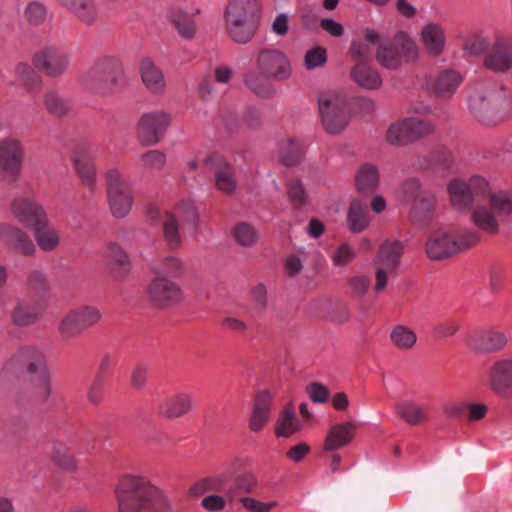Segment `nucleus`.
I'll list each match as a JSON object with an SVG mask.
<instances>
[{
  "instance_id": "f257e3e1",
  "label": "nucleus",
  "mask_w": 512,
  "mask_h": 512,
  "mask_svg": "<svg viewBox=\"0 0 512 512\" xmlns=\"http://www.w3.org/2000/svg\"><path fill=\"white\" fill-rule=\"evenodd\" d=\"M448 193L455 209L472 210L473 223L491 235L500 231L498 217L512 214V192L492 193L488 181L481 176L450 181Z\"/></svg>"
},
{
  "instance_id": "f03ea898",
  "label": "nucleus",
  "mask_w": 512,
  "mask_h": 512,
  "mask_svg": "<svg viewBox=\"0 0 512 512\" xmlns=\"http://www.w3.org/2000/svg\"><path fill=\"white\" fill-rule=\"evenodd\" d=\"M255 67L256 70L245 73L244 83L251 92L263 99L272 98L275 94L271 80L285 82L293 74L289 57L276 48H261L255 56Z\"/></svg>"
},
{
  "instance_id": "7ed1b4c3",
  "label": "nucleus",
  "mask_w": 512,
  "mask_h": 512,
  "mask_svg": "<svg viewBox=\"0 0 512 512\" xmlns=\"http://www.w3.org/2000/svg\"><path fill=\"white\" fill-rule=\"evenodd\" d=\"M79 83L94 95H117L126 85L125 65L115 56L102 57L80 75Z\"/></svg>"
},
{
  "instance_id": "20e7f679",
  "label": "nucleus",
  "mask_w": 512,
  "mask_h": 512,
  "mask_svg": "<svg viewBox=\"0 0 512 512\" xmlns=\"http://www.w3.org/2000/svg\"><path fill=\"white\" fill-rule=\"evenodd\" d=\"M8 371L31 381L39 401L48 399L51 387L44 353L35 346L19 348L6 364Z\"/></svg>"
},
{
  "instance_id": "39448f33",
  "label": "nucleus",
  "mask_w": 512,
  "mask_h": 512,
  "mask_svg": "<svg viewBox=\"0 0 512 512\" xmlns=\"http://www.w3.org/2000/svg\"><path fill=\"white\" fill-rule=\"evenodd\" d=\"M364 37L368 43L377 46L375 58L386 69H399L403 64L416 59L418 55L415 41L403 31L391 38L381 39L376 31L366 29Z\"/></svg>"
},
{
  "instance_id": "423d86ee",
  "label": "nucleus",
  "mask_w": 512,
  "mask_h": 512,
  "mask_svg": "<svg viewBox=\"0 0 512 512\" xmlns=\"http://www.w3.org/2000/svg\"><path fill=\"white\" fill-rule=\"evenodd\" d=\"M258 0H228L224 10L225 32L237 44L249 43L258 29Z\"/></svg>"
},
{
  "instance_id": "0eeeda50",
  "label": "nucleus",
  "mask_w": 512,
  "mask_h": 512,
  "mask_svg": "<svg viewBox=\"0 0 512 512\" xmlns=\"http://www.w3.org/2000/svg\"><path fill=\"white\" fill-rule=\"evenodd\" d=\"M470 109L479 121L494 125L512 108L511 92L501 83H486L470 98Z\"/></svg>"
},
{
  "instance_id": "6e6552de",
  "label": "nucleus",
  "mask_w": 512,
  "mask_h": 512,
  "mask_svg": "<svg viewBox=\"0 0 512 512\" xmlns=\"http://www.w3.org/2000/svg\"><path fill=\"white\" fill-rule=\"evenodd\" d=\"M480 241V234L469 228L438 229L425 243V253L431 260H443L467 250Z\"/></svg>"
},
{
  "instance_id": "1a4fd4ad",
  "label": "nucleus",
  "mask_w": 512,
  "mask_h": 512,
  "mask_svg": "<svg viewBox=\"0 0 512 512\" xmlns=\"http://www.w3.org/2000/svg\"><path fill=\"white\" fill-rule=\"evenodd\" d=\"M130 512H172V504L149 480L130 474Z\"/></svg>"
},
{
  "instance_id": "9d476101",
  "label": "nucleus",
  "mask_w": 512,
  "mask_h": 512,
  "mask_svg": "<svg viewBox=\"0 0 512 512\" xmlns=\"http://www.w3.org/2000/svg\"><path fill=\"white\" fill-rule=\"evenodd\" d=\"M318 110L322 125L329 134H339L348 125L350 111L345 94L337 91L321 93Z\"/></svg>"
},
{
  "instance_id": "9b49d317",
  "label": "nucleus",
  "mask_w": 512,
  "mask_h": 512,
  "mask_svg": "<svg viewBox=\"0 0 512 512\" xmlns=\"http://www.w3.org/2000/svg\"><path fill=\"white\" fill-rule=\"evenodd\" d=\"M404 197L412 202L410 219L419 225H427L435 215L437 199L434 193L424 188L417 178H409L402 184Z\"/></svg>"
},
{
  "instance_id": "f8f14e48",
  "label": "nucleus",
  "mask_w": 512,
  "mask_h": 512,
  "mask_svg": "<svg viewBox=\"0 0 512 512\" xmlns=\"http://www.w3.org/2000/svg\"><path fill=\"white\" fill-rule=\"evenodd\" d=\"M102 319L100 309L94 305H82L70 310L58 324V332L63 339H72Z\"/></svg>"
},
{
  "instance_id": "ddd939ff",
  "label": "nucleus",
  "mask_w": 512,
  "mask_h": 512,
  "mask_svg": "<svg viewBox=\"0 0 512 512\" xmlns=\"http://www.w3.org/2000/svg\"><path fill=\"white\" fill-rule=\"evenodd\" d=\"M106 199L109 211L114 218L122 219L128 214V182L116 167L105 173Z\"/></svg>"
},
{
  "instance_id": "4468645a",
  "label": "nucleus",
  "mask_w": 512,
  "mask_h": 512,
  "mask_svg": "<svg viewBox=\"0 0 512 512\" xmlns=\"http://www.w3.org/2000/svg\"><path fill=\"white\" fill-rule=\"evenodd\" d=\"M172 121L171 115L163 110L144 113L136 124V136L144 146L158 144Z\"/></svg>"
},
{
  "instance_id": "2eb2a0df",
  "label": "nucleus",
  "mask_w": 512,
  "mask_h": 512,
  "mask_svg": "<svg viewBox=\"0 0 512 512\" xmlns=\"http://www.w3.org/2000/svg\"><path fill=\"white\" fill-rule=\"evenodd\" d=\"M151 303L160 309L177 306L183 301V290L176 282L163 277H153L147 287Z\"/></svg>"
},
{
  "instance_id": "dca6fc26",
  "label": "nucleus",
  "mask_w": 512,
  "mask_h": 512,
  "mask_svg": "<svg viewBox=\"0 0 512 512\" xmlns=\"http://www.w3.org/2000/svg\"><path fill=\"white\" fill-rule=\"evenodd\" d=\"M33 64L45 75L58 78L68 70L70 58L63 49L48 45L34 54Z\"/></svg>"
},
{
  "instance_id": "f3484780",
  "label": "nucleus",
  "mask_w": 512,
  "mask_h": 512,
  "mask_svg": "<svg viewBox=\"0 0 512 512\" xmlns=\"http://www.w3.org/2000/svg\"><path fill=\"white\" fill-rule=\"evenodd\" d=\"M24 148L17 139H4L0 142V171L9 181H16L24 162Z\"/></svg>"
},
{
  "instance_id": "a211bd4d",
  "label": "nucleus",
  "mask_w": 512,
  "mask_h": 512,
  "mask_svg": "<svg viewBox=\"0 0 512 512\" xmlns=\"http://www.w3.org/2000/svg\"><path fill=\"white\" fill-rule=\"evenodd\" d=\"M483 66L497 73L512 69V38L497 36L484 55Z\"/></svg>"
},
{
  "instance_id": "6ab92c4d",
  "label": "nucleus",
  "mask_w": 512,
  "mask_h": 512,
  "mask_svg": "<svg viewBox=\"0 0 512 512\" xmlns=\"http://www.w3.org/2000/svg\"><path fill=\"white\" fill-rule=\"evenodd\" d=\"M103 261L108 278L115 282H123L128 275V254L125 247L117 242H109L103 252Z\"/></svg>"
},
{
  "instance_id": "aec40b11",
  "label": "nucleus",
  "mask_w": 512,
  "mask_h": 512,
  "mask_svg": "<svg viewBox=\"0 0 512 512\" xmlns=\"http://www.w3.org/2000/svg\"><path fill=\"white\" fill-rule=\"evenodd\" d=\"M203 168L214 172L215 185L218 190L225 194L234 192L237 186L234 168L220 154L212 153L208 155L203 161Z\"/></svg>"
},
{
  "instance_id": "412c9836",
  "label": "nucleus",
  "mask_w": 512,
  "mask_h": 512,
  "mask_svg": "<svg viewBox=\"0 0 512 512\" xmlns=\"http://www.w3.org/2000/svg\"><path fill=\"white\" fill-rule=\"evenodd\" d=\"M11 212L19 223L34 228L48 217L44 207L33 198L19 196L11 204Z\"/></svg>"
},
{
  "instance_id": "4be33fe9",
  "label": "nucleus",
  "mask_w": 512,
  "mask_h": 512,
  "mask_svg": "<svg viewBox=\"0 0 512 512\" xmlns=\"http://www.w3.org/2000/svg\"><path fill=\"white\" fill-rule=\"evenodd\" d=\"M488 381L497 395L509 397L512 394V359L496 360L488 371Z\"/></svg>"
},
{
  "instance_id": "5701e85b",
  "label": "nucleus",
  "mask_w": 512,
  "mask_h": 512,
  "mask_svg": "<svg viewBox=\"0 0 512 512\" xmlns=\"http://www.w3.org/2000/svg\"><path fill=\"white\" fill-rule=\"evenodd\" d=\"M72 162L83 185L93 189L97 182V170L89 147L78 146L73 152Z\"/></svg>"
},
{
  "instance_id": "b1692460",
  "label": "nucleus",
  "mask_w": 512,
  "mask_h": 512,
  "mask_svg": "<svg viewBox=\"0 0 512 512\" xmlns=\"http://www.w3.org/2000/svg\"><path fill=\"white\" fill-rule=\"evenodd\" d=\"M0 238L24 256H33L37 251L36 245L28 233L15 225L1 224Z\"/></svg>"
},
{
  "instance_id": "393cba45",
  "label": "nucleus",
  "mask_w": 512,
  "mask_h": 512,
  "mask_svg": "<svg viewBox=\"0 0 512 512\" xmlns=\"http://www.w3.org/2000/svg\"><path fill=\"white\" fill-rule=\"evenodd\" d=\"M139 73L146 90L156 96H163L167 90L166 77L160 67L151 59L144 58L140 62Z\"/></svg>"
},
{
  "instance_id": "a878e982",
  "label": "nucleus",
  "mask_w": 512,
  "mask_h": 512,
  "mask_svg": "<svg viewBox=\"0 0 512 512\" xmlns=\"http://www.w3.org/2000/svg\"><path fill=\"white\" fill-rule=\"evenodd\" d=\"M193 410L192 396L186 392H179L162 400L158 413L166 419H177Z\"/></svg>"
},
{
  "instance_id": "bb28decb",
  "label": "nucleus",
  "mask_w": 512,
  "mask_h": 512,
  "mask_svg": "<svg viewBox=\"0 0 512 512\" xmlns=\"http://www.w3.org/2000/svg\"><path fill=\"white\" fill-rule=\"evenodd\" d=\"M467 345L477 352H495L502 349L506 336L499 331H476L466 338Z\"/></svg>"
},
{
  "instance_id": "cd10ccee",
  "label": "nucleus",
  "mask_w": 512,
  "mask_h": 512,
  "mask_svg": "<svg viewBox=\"0 0 512 512\" xmlns=\"http://www.w3.org/2000/svg\"><path fill=\"white\" fill-rule=\"evenodd\" d=\"M462 76L453 69L440 71L427 83V88L441 98L450 97L462 83Z\"/></svg>"
},
{
  "instance_id": "c85d7f7f",
  "label": "nucleus",
  "mask_w": 512,
  "mask_h": 512,
  "mask_svg": "<svg viewBox=\"0 0 512 512\" xmlns=\"http://www.w3.org/2000/svg\"><path fill=\"white\" fill-rule=\"evenodd\" d=\"M80 23L86 26L94 25L99 18L96 0H57Z\"/></svg>"
},
{
  "instance_id": "c756f323",
  "label": "nucleus",
  "mask_w": 512,
  "mask_h": 512,
  "mask_svg": "<svg viewBox=\"0 0 512 512\" xmlns=\"http://www.w3.org/2000/svg\"><path fill=\"white\" fill-rule=\"evenodd\" d=\"M272 405V394L263 390L256 394L253 402V409L249 418V429L259 432L269 420Z\"/></svg>"
},
{
  "instance_id": "7c9ffc66",
  "label": "nucleus",
  "mask_w": 512,
  "mask_h": 512,
  "mask_svg": "<svg viewBox=\"0 0 512 512\" xmlns=\"http://www.w3.org/2000/svg\"><path fill=\"white\" fill-rule=\"evenodd\" d=\"M421 41L426 52L431 56H439L446 44L444 28L435 22L425 24L421 30Z\"/></svg>"
},
{
  "instance_id": "2f4dec72",
  "label": "nucleus",
  "mask_w": 512,
  "mask_h": 512,
  "mask_svg": "<svg viewBox=\"0 0 512 512\" xmlns=\"http://www.w3.org/2000/svg\"><path fill=\"white\" fill-rule=\"evenodd\" d=\"M404 252V244L399 240L386 239L379 246L376 263L390 271H396Z\"/></svg>"
},
{
  "instance_id": "473e14b6",
  "label": "nucleus",
  "mask_w": 512,
  "mask_h": 512,
  "mask_svg": "<svg viewBox=\"0 0 512 512\" xmlns=\"http://www.w3.org/2000/svg\"><path fill=\"white\" fill-rule=\"evenodd\" d=\"M355 424L345 422L332 425L324 441V451L333 452L348 445L355 435Z\"/></svg>"
},
{
  "instance_id": "72a5a7b5",
  "label": "nucleus",
  "mask_w": 512,
  "mask_h": 512,
  "mask_svg": "<svg viewBox=\"0 0 512 512\" xmlns=\"http://www.w3.org/2000/svg\"><path fill=\"white\" fill-rule=\"evenodd\" d=\"M32 229L34 239L41 251L53 252L60 246V233L56 227L50 224L48 217Z\"/></svg>"
},
{
  "instance_id": "f704fd0d",
  "label": "nucleus",
  "mask_w": 512,
  "mask_h": 512,
  "mask_svg": "<svg viewBox=\"0 0 512 512\" xmlns=\"http://www.w3.org/2000/svg\"><path fill=\"white\" fill-rule=\"evenodd\" d=\"M394 409L396 415L411 426H417L429 420L426 407L411 399L398 402Z\"/></svg>"
},
{
  "instance_id": "c9c22d12",
  "label": "nucleus",
  "mask_w": 512,
  "mask_h": 512,
  "mask_svg": "<svg viewBox=\"0 0 512 512\" xmlns=\"http://www.w3.org/2000/svg\"><path fill=\"white\" fill-rule=\"evenodd\" d=\"M151 272L154 277H163L170 280L178 279L185 273V265L181 258L166 255L151 264Z\"/></svg>"
},
{
  "instance_id": "e433bc0d",
  "label": "nucleus",
  "mask_w": 512,
  "mask_h": 512,
  "mask_svg": "<svg viewBox=\"0 0 512 512\" xmlns=\"http://www.w3.org/2000/svg\"><path fill=\"white\" fill-rule=\"evenodd\" d=\"M380 182V175L376 166L370 163L362 164L355 174V188L361 195L373 194Z\"/></svg>"
},
{
  "instance_id": "4c0bfd02",
  "label": "nucleus",
  "mask_w": 512,
  "mask_h": 512,
  "mask_svg": "<svg viewBox=\"0 0 512 512\" xmlns=\"http://www.w3.org/2000/svg\"><path fill=\"white\" fill-rule=\"evenodd\" d=\"M167 19L182 38H194L197 31L194 15L180 8H172L167 13Z\"/></svg>"
},
{
  "instance_id": "58836bf2",
  "label": "nucleus",
  "mask_w": 512,
  "mask_h": 512,
  "mask_svg": "<svg viewBox=\"0 0 512 512\" xmlns=\"http://www.w3.org/2000/svg\"><path fill=\"white\" fill-rule=\"evenodd\" d=\"M347 226L352 233L365 231L370 224V216L367 205L359 199L351 201L347 212Z\"/></svg>"
},
{
  "instance_id": "ea45409f",
  "label": "nucleus",
  "mask_w": 512,
  "mask_h": 512,
  "mask_svg": "<svg viewBox=\"0 0 512 512\" xmlns=\"http://www.w3.org/2000/svg\"><path fill=\"white\" fill-rule=\"evenodd\" d=\"M304 155V143L300 138H285L279 143V159L285 166L299 164Z\"/></svg>"
},
{
  "instance_id": "a19ab883",
  "label": "nucleus",
  "mask_w": 512,
  "mask_h": 512,
  "mask_svg": "<svg viewBox=\"0 0 512 512\" xmlns=\"http://www.w3.org/2000/svg\"><path fill=\"white\" fill-rule=\"evenodd\" d=\"M350 74L353 81L365 89H378L382 85L379 72L368 63L355 64Z\"/></svg>"
},
{
  "instance_id": "79ce46f5",
  "label": "nucleus",
  "mask_w": 512,
  "mask_h": 512,
  "mask_svg": "<svg viewBox=\"0 0 512 512\" xmlns=\"http://www.w3.org/2000/svg\"><path fill=\"white\" fill-rule=\"evenodd\" d=\"M230 235L238 246L245 249L256 246L260 238L258 230L245 221L235 223L230 230Z\"/></svg>"
},
{
  "instance_id": "37998d69",
  "label": "nucleus",
  "mask_w": 512,
  "mask_h": 512,
  "mask_svg": "<svg viewBox=\"0 0 512 512\" xmlns=\"http://www.w3.org/2000/svg\"><path fill=\"white\" fill-rule=\"evenodd\" d=\"M163 239L170 250H177L182 245L179 223L174 214L165 212L161 217Z\"/></svg>"
},
{
  "instance_id": "c03bdc74",
  "label": "nucleus",
  "mask_w": 512,
  "mask_h": 512,
  "mask_svg": "<svg viewBox=\"0 0 512 512\" xmlns=\"http://www.w3.org/2000/svg\"><path fill=\"white\" fill-rule=\"evenodd\" d=\"M227 482L228 477L224 474L206 477L194 483L189 489V494L198 497L209 491L227 493Z\"/></svg>"
},
{
  "instance_id": "a18cd8bd",
  "label": "nucleus",
  "mask_w": 512,
  "mask_h": 512,
  "mask_svg": "<svg viewBox=\"0 0 512 512\" xmlns=\"http://www.w3.org/2000/svg\"><path fill=\"white\" fill-rule=\"evenodd\" d=\"M300 430L301 424L293 408L291 406L285 407L276 423V435L288 438Z\"/></svg>"
},
{
  "instance_id": "49530a36",
  "label": "nucleus",
  "mask_w": 512,
  "mask_h": 512,
  "mask_svg": "<svg viewBox=\"0 0 512 512\" xmlns=\"http://www.w3.org/2000/svg\"><path fill=\"white\" fill-rule=\"evenodd\" d=\"M15 74L21 86L29 93H35L40 90L42 77L30 65L18 63L15 68Z\"/></svg>"
},
{
  "instance_id": "de8ad7c7",
  "label": "nucleus",
  "mask_w": 512,
  "mask_h": 512,
  "mask_svg": "<svg viewBox=\"0 0 512 512\" xmlns=\"http://www.w3.org/2000/svg\"><path fill=\"white\" fill-rule=\"evenodd\" d=\"M46 111L54 117H63L69 113L71 103L56 91H47L43 98Z\"/></svg>"
},
{
  "instance_id": "09e8293b",
  "label": "nucleus",
  "mask_w": 512,
  "mask_h": 512,
  "mask_svg": "<svg viewBox=\"0 0 512 512\" xmlns=\"http://www.w3.org/2000/svg\"><path fill=\"white\" fill-rule=\"evenodd\" d=\"M38 315V309L34 305L24 300H18L11 317L14 324L27 326L33 324L37 320Z\"/></svg>"
},
{
  "instance_id": "8fccbe9b",
  "label": "nucleus",
  "mask_w": 512,
  "mask_h": 512,
  "mask_svg": "<svg viewBox=\"0 0 512 512\" xmlns=\"http://www.w3.org/2000/svg\"><path fill=\"white\" fill-rule=\"evenodd\" d=\"M386 141L393 145L412 143L410 141L407 118L400 119L390 124L386 132Z\"/></svg>"
},
{
  "instance_id": "3c124183",
  "label": "nucleus",
  "mask_w": 512,
  "mask_h": 512,
  "mask_svg": "<svg viewBox=\"0 0 512 512\" xmlns=\"http://www.w3.org/2000/svg\"><path fill=\"white\" fill-rule=\"evenodd\" d=\"M27 288L39 296H45L50 292L51 284L48 275L41 269H33L27 276Z\"/></svg>"
},
{
  "instance_id": "603ef678",
  "label": "nucleus",
  "mask_w": 512,
  "mask_h": 512,
  "mask_svg": "<svg viewBox=\"0 0 512 512\" xmlns=\"http://www.w3.org/2000/svg\"><path fill=\"white\" fill-rule=\"evenodd\" d=\"M51 459L56 465L64 470L73 471L77 467L76 460L69 453L68 446L62 442L53 443Z\"/></svg>"
},
{
  "instance_id": "864d4df0",
  "label": "nucleus",
  "mask_w": 512,
  "mask_h": 512,
  "mask_svg": "<svg viewBox=\"0 0 512 512\" xmlns=\"http://www.w3.org/2000/svg\"><path fill=\"white\" fill-rule=\"evenodd\" d=\"M257 484L255 476L251 473H243L236 477L234 484L227 490V498L233 501L235 497L243 493H251Z\"/></svg>"
},
{
  "instance_id": "5fc2aeb1",
  "label": "nucleus",
  "mask_w": 512,
  "mask_h": 512,
  "mask_svg": "<svg viewBox=\"0 0 512 512\" xmlns=\"http://www.w3.org/2000/svg\"><path fill=\"white\" fill-rule=\"evenodd\" d=\"M390 339L399 349L407 350L414 346L417 341V336L408 327L398 325L392 330Z\"/></svg>"
},
{
  "instance_id": "6e6d98bb",
  "label": "nucleus",
  "mask_w": 512,
  "mask_h": 512,
  "mask_svg": "<svg viewBox=\"0 0 512 512\" xmlns=\"http://www.w3.org/2000/svg\"><path fill=\"white\" fill-rule=\"evenodd\" d=\"M407 122L411 142L431 134L434 130V126L430 121L420 117H407Z\"/></svg>"
},
{
  "instance_id": "4d7b16f0",
  "label": "nucleus",
  "mask_w": 512,
  "mask_h": 512,
  "mask_svg": "<svg viewBox=\"0 0 512 512\" xmlns=\"http://www.w3.org/2000/svg\"><path fill=\"white\" fill-rule=\"evenodd\" d=\"M489 40L480 33H473L463 43V50L471 56H479L489 49Z\"/></svg>"
},
{
  "instance_id": "13d9d810",
  "label": "nucleus",
  "mask_w": 512,
  "mask_h": 512,
  "mask_svg": "<svg viewBox=\"0 0 512 512\" xmlns=\"http://www.w3.org/2000/svg\"><path fill=\"white\" fill-rule=\"evenodd\" d=\"M167 162L166 154L158 149H152L142 154V166L149 171H161Z\"/></svg>"
},
{
  "instance_id": "bf43d9fd",
  "label": "nucleus",
  "mask_w": 512,
  "mask_h": 512,
  "mask_svg": "<svg viewBox=\"0 0 512 512\" xmlns=\"http://www.w3.org/2000/svg\"><path fill=\"white\" fill-rule=\"evenodd\" d=\"M252 308L256 315H264L267 311V289L263 283L255 285L250 292Z\"/></svg>"
},
{
  "instance_id": "052dcab7",
  "label": "nucleus",
  "mask_w": 512,
  "mask_h": 512,
  "mask_svg": "<svg viewBox=\"0 0 512 512\" xmlns=\"http://www.w3.org/2000/svg\"><path fill=\"white\" fill-rule=\"evenodd\" d=\"M24 17L30 25L40 26L46 20L47 8L41 2H30L24 10Z\"/></svg>"
},
{
  "instance_id": "680f3d73",
  "label": "nucleus",
  "mask_w": 512,
  "mask_h": 512,
  "mask_svg": "<svg viewBox=\"0 0 512 512\" xmlns=\"http://www.w3.org/2000/svg\"><path fill=\"white\" fill-rule=\"evenodd\" d=\"M355 256V250L348 243H342L332 253L331 260L336 267H346Z\"/></svg>"
},
{
  "instance_id": "e2e57ef3",
  "label": "nucleus",
  "mask_w": 512,
  "mask_h": 512,
  "mask_svg": "<svg viewBox=\"0 0 512 512\" xmlns=\"http://www.w3.org/2000/svg\"><path fill=\"white\" fill-rule=\"evenodd\" d=\"M176 210L182 216L186 224L191 225L194 229L197 228L199 214L194 201L183 200L177 205Z\"/></svg>"
},
{
  "instance_id": "0e129e2a",
  "label": "nucleus",
  "mask_w": 512,
  "mask_h": 512,
  "mask_svg": "<svg viewBox=\"0 0 512 512\" xmlns=\"http://www.w3.org/2000/svg\"><path fill=\"white\" fill-rule=\"evenodd\" d=\"M287 194L291 203L300 207L306 203L307 194L299 179H290L287 183Z\"/></svg>"
},
{
  "instance_id": "69168bd1",
  "label": "nucleus",
  "mask_w": 512,
  "mask_h": 512,
  "mask_svg": "<svg viewBox=\"0 0 512 512\" xmlns=\"http://www.w3.org/2000/svg\"><path fill=\"white\" fill-rule=\"evenodd\" d=\"M371 281L365 275H357L348 279V287L355 299H362L370 289Z\"/></svg>"
},
{
  "instance_id": "338daca9",
  "label": "nucleus",
  "mask_w": 512,
  "mask_h": 512,
  "mask_svg": "<svg viewBox=\"0 0 512 512\" xmlns=\"http://www.w3.org/2000/svg\"><path fill=\"white\" fill-rule=\"evenodd\" d=\"M149 379V367L147 364L138 363L130 374V387L135 390H142L146 387Z\"/></svg>"
},
{
  "instance_id": "774afa93",
  "label": "nucleus",
  "mask_w": 512,
  "mask_h": 512,
  "mask_svg": "<svg viewBox=\"0 0 512 512\" xmlns=\"http://www.w3.org/2000/svg\"><path fill=\"white\" fill-rule=\"evenodd\" d=\"M350 56L355 64L368 63L371 60L372 50L368 43L353 41L349 49Z\"/></svg>"
}]
</instances>
